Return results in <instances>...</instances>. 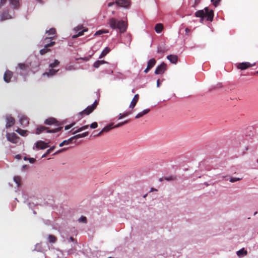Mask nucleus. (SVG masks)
I'll return each mask as SVG.
<instances>
[{
    "instance_id": "nucleus-51",
    "label": "nucleus",
    "mask_w": 258,
    "mask_h": 258,
    "mask_svg": "<svg viewBox=\"0 0 258 258\" xmlns=\"http://www.w3.org/2000/svg\"><path fill=\"white\" fill-rule=\"evenodd\" d=\"M51 152H48V150H47L46 152L43 154L42 156V158H45L46 157V156L49 154V153H50Z\"/></svg>"
},
{
    "instance_id": "nucleus-40",
    "label": "nucleus",
    "mask_w": 258,
    "mask_h": 258,
    "mask_svg": "<svg viewBox=\"0 0 258 258\" xmlns=\"http://www.w3.org/2000/svg\"><path fill=\"white\" fill-rule=\"evenodd\" d=\"M108 32V31L106 30V31H102V30H99V31H97L94 35H100L101 34H102V33H107Z\"/></svg>"
},
{
    "instance_id": "nucleus-57",
    "label": "nucleus",
    "mask_w": 258,
    "mask_h": 258,
    "mask_svg": "<svg viewBox=\"0 0 258 258\" xmlns=\"http://www.w3.org/2000/svg\"><path fill=\"white\" fill-rule=\"evenodd\" d=\"M100 62L101 63V64H104V63H107L104 60H100Z\"/></svg>"
},
{
    "instance_id": "nucleus-50",
    "label": "nucleus",
    "mask_w": 258,
    "mask_h": 258,
    "mask_svg": "<svg viewBox=\"0 0 258 258\" xmlns=\"http://www.w3.org/2000/svg\"><path fill=\"white\" fill-rule=\"evenodd\" d=\"M55 149V146H52L48 149V152H51Z\"/></svg>"
},
{
    "instance_id": "nucleus-45",
    "label": "nucleus",
    "mask_w": 258,
    "mask_h": 258,
    "mask_svg": "<svg viewBox=\"0 0 258 258\" xmlns=\"http://www.w3.org/2000/svg\"><path fill=\"white\" fill-rule=\"evenodd\" d=\"M175 179V178L172 176L165 178V179L167 181L173 180Z\"/></svg>"
},
{
    "instance_id": "nucleus-64",
    "label": "nucleus",
    "mask_w": 258,
    "mask_h": 258,
    "mask_svg": "<svg viewBox=\"0 0 258 258\" xmlns=\"http://www.w3.org/2000/svg\"><path fill=\"white\" fill-rule=\"evenodd\" d=\"M257 213V212H254V215H256Z\"/></svg>"
},
{
    "instance_id": "nucleus-49",
    "label": "nucleus",
    "mask_w": 258,
    "mask_h": 258,
    "mask_svg": "<svg viewBox=\"0 0 258 258\" xmlns=\"http://www.w3.org/2000/svg\"><path fill=\"white\" fill-rule=\"evenodd\" d=\"M74 124V123H73L72 124H70V125H66L65 126V130H68L69 129H70L72 126H73V125Z\"/></svg>"
},
{
    "instance_id": "nucleus-63",
    "label": "nucleus",
    "mask_w": 258,
    "mask_h": 258,
    "mask_svg": "<svg viewBox=\"0 0 258 258\" xmlns=\"http://www.w3.org/2000/svg\"><path fill=\"white\" fill-rule=\"evenodd\" d=\"M185 31L187 32H188L189 31V30L188 29H186Z\"/></svg>"
},
{
    "instance_id": "nucleus-11",
    "label": "nucleus",
    "mask_w": 258,
    "mask_h": 258,
    "mask_svg": "<svg viewBox=\"0 0 258 258\" xmlns=\"http://www.w3.org/2000/svg\"><path fill=\"white\" fill-rule=\"evenodd\" d=\"M18 68L20 70V72H18L21 75H24L27 72L28 67L24 63H19Z\"/></svg>"
},
{
    "instance_id": "nucleus-4",
    "label": "nucleus",
    "mask_w": 258,
    "mask_h": 258,
    "mask_svg": "<svg viewBox=\"0 0 258 258\" xmlns=\"http://www.w3.org/2000/svg\"><path fill=\"white\" fill-rule=\"evenodd\" d=\"M49 143H45L42 141H39L35 143V146L33 147V149L36 148L37 150H43L49 147Z\"/></svg>"
},
{
    "instance_id": "nucleus-61",
    "label": "nucleus",
    "mask_w": 258,
    "mask_h": 258,
    "mask_svg": "<svg viewBox=\"0 0 258 258\" xmlns=\"http://www.w3.org/2000/svg\"><path fill=\"white\" fill-rule=\"evenodd\" d=\"M153 190H157L156 189H155V188H151V191H153Z\"/></svg>"
},
{
    "instance_id": "nucleus-59",
    "label": "nucleus",
    "mask_w": 258,
    "mask_h": 258,
    "mask_svg": "<svg viewBox=\"0 0 258 258\" xmlns=\"http://www.w3.org/2000/svg\"><path fill=\"white\" fill-rule=\"evenodd\" d=\"M113 4H114V3H109V4H108V7H111V6H112Z\"/></svg>"
},
{
    "instance_id": "nucleus-43",
    "label": "nucleus",
    "mask_w": 258,
    "mask_h": 258,
    "mask_svg": "<svg viewBox=\"0 0 258 258\" xmlns=\"http://www.w3.org/2000/svg\"><path fill=\"white\" fill-rule=\"evenodd\" d=\"M211 1L213 3V5L215 7H217L219 4V2H220V0H211Z\"/></svg>"
},
{
    "instance_id": "nucleus-1",
    "label": "nucleus",
    "mask_w": 258,
    "mask_h": 258,
    "mask_svg": "<svg viewBox=\"0 0 258 258\" xmlns=\"http://www.w3.org/2000/svg\"><path fill=\"white\" fill-rule=\"evenodd\" d=\"M108 24L112 29H118L120 33H124L127 29V24L123 20H118L114 18L108 21Z\"/></svg>"
},
{
    "instance_id": "nucleus-35",
    "label": "nucleus",
    "mask_w": 258,
    "mask_h": 258,
    "mask_svg": "<svg viewBox=\"0 0 258 258\" xmlns=\"http://www.w3.org/2000/svg\"><path fill=\"white\" fill-rule=\"evenodd\" d=\"M87 29H84L82 31L79 32L78 33L77 35H75L73 36V38H76L77 37L82 36V35H83L84 32H85V31H87Z\"/></svg>"
},
{
    "instance_id": "nucleus-56",
    "label": "nucleus",
    "mask_w": 258,
    "mask_h": 258,
    "mask_svg": "<svg viewBox=\"0 0 258 258\" xmlns=\"http://www.w3.org/2000/svg\"><path fill=\"white\" fill-rule=\"evenodd\" d=\"M51 37V38H50L49 41H46L45 43H49L51 41H52L51 40L54 38V37Z\"/></svg>"
},
{
    "instance_id": "nucleus-37",
    "label": "nucleus",
    "mask_w": 258,
    "mask_h": 258,
    "mask_svg": "<svg viewBox=\"0 0 258 258\" xmlns=\"http://www.w3.org/2000/svg\"><path fill=\"white\" fill-rule=\"evenodd\" d=\"M78 221L79 222H83V223H87V218L85 216H81L79 219H78Z\"/></svg>"
},
{
    "instance_id": "nucleus-27",
    "label": "nucleus",
    "mask_w": 258,
    "mask_h": 258,
    "mask_svg": "<svg viewBox=\"0 0 258 258\" xmlns=\"http://www.w3.org/2000/svg\"><path fill=\"white\" fill-rule=\"evenodd\" d=\"M110 51V49L109 48L106 47H105L103 50L102 51L101 53L100 54L99 56V58H101L103 57H104L107 53L109 52Z\"/></svg>"
},
{
    "instance_id": "nucleus-52",
    "label": "nucleus",
    "mask_w": 258,
    "mask_h": 258,
    "mask_svg": "<svg viewBox=\"0 0 258 258\" xmlns=\"http://www.w3.org/2000/svg\"><path fill=\"white\" fill-rule=\"evenodd\" d=\"M126 38L128 41L129 45L130 44L131 41V37L130 35H127Z\"/></svg>"
},
{
    "instance_id": "nucleus-39",
    "label": "nucleus",
    "mask_w": 258,
    "mask_h": 258,
    "mask_svg": "<svg viewBox=\"0 0 258 258\" xmlns=\"http://www.w3.org/2000/svg\"><path fill=\"white\" fill-rule=\"evenodd\" d=\"M101 64L100 60H97L94 62L93 66L95 68H98Z\"/></svg>"
},
{
    "instance_id": "nucleus-24",
    "label": "nucleus",
    "mask_w": 258,
    "mask_h": 258,
    "mask_svg": "<svg viewBox=\"0 0 258 258\" xmlns=\"http://www.w3.org/2000/svg\"><path fill=\"white\" fill-rule=\"evenodd\" d=\"M163 29V26L161 23H158V24H156L155 27V31L157 33H160L162 31Z\"/></svg>"
},
{
    "instance_id": "nucleus-47",
    "label": "nucleus",
    "mask_w": 258,
    "mask_h": 258,
    "mask_svg": "<svg viewBox=\"0 0 258 258\" xmlns=\"http://www.w3.org/2000/svg\"><path fill=\"white\" fill-rule=\"evenodd\" d=\"M66 150V148H63V149H61V150H58V151H56V152H55V153L53 154V155H56V154H58V153H61V152H62V151H65Z\"/></svg>"
},
{
    "instance_id": "nucleus-36",
    "label": "nucleus",
    "mask_w": 258,
    "mask_h": 258,
    "mask_svg": "<svg viewBox=\"0 0 258 258\" xmlns=\"http://www.w3.org/2000/svg\"><path fill=\"white\" fill-rule=\"evenodd\" d=\"M46 33H48V35H53L55 33V29L51 28L48 31H46Z\"/></svg>"
},
{
    "instance_id": "nucleus-33",
    "label": "nucleus",
    "mask_w": 258,
    "mask_h": 258,
    "mask_svg": "<svg viewBox=\"0 0 258 258\" xmlns=\"http://www.w3.org/2000/svg\"><path fill=\"white\" fill-rule=\"evenodd\" d=\"M59 63V61L57 59H55L53 63H51L49 64V68H54L55 67L58 66Z\"/></svg>"
},
{
    "instance_id": "nucleus-53",
    "label": "nucleus",
    "mask_w": 258,
    "mask_h": 258,
    "mask_svg": "<svg viewBox=\"0 0 258 258\" xmlns=\"http://www.w3.org/2000/svg\"><path fill=\"white\" fill-rule=\"evenodd\" d=\"M66 69L67 70L71 71V70H74V68L73 66H70V67H69L68 68H66Z\"/></svg>"
},
{
    "instance_id": "nucleus-46",
    "label": "nucleus",
    "mask_w": 258,
    "mask_h": 258,
    "mask_svg": "<svg viewBox=\"0 0 258 258\" xmlns=\"http://www.w3.org/2000/svg\"><path fill=\"white\" fill-rule=\"evenodd\" d=\"M7 0H0V8L4 5Z\"/></svg>"
},
{
    "instance_id": "nucleus-60",
    "label": "nucleus",
    "mask_w": 258,
    "mask_h": 258,
    "mask_svg": "<svg viewBox=\"0 0 258 258\" xmlns=\"http://www.w3.org/2000/svg\"><path fill=\"white\" fill-rule=\"evenodd\" d=\"M70 240L71 241L73 242V241H74V238L73 237H70Z\"/></svg>"
},
{
    "instance_id": "nucleus-6",
    "label": "nucleus",
    "mask_w": 258,
    "mask_h": 258,
    "mask_svg": "<svg viewBox=\"0 0 258 258\" xmlns=\"http://www.w3.org/2000/svg\"><path fill=\"white\" fill-rule=\"evenodd\" d=\"M166 70V64L164 62H162L160 65L158 66L155 71V74L156 75L162 74Z\"/></svg>"
},
{
    "instance_id": "nucleus-29",
    "label": "nucleus",
    "mask_w": 258,
    "mask_h": 258,
    "mask_svg": "<svg viewBox=\"0 0 258 258\" xmlns=\"http://www.w3.org/2000/svg\"><path fill=\"white\" fill-rule=\"evenodd\" d=\"M16 132L22 136H26L27 135V131L26 130H22L20 128H18L16 130Z\"/></svg>"
},
{
    "instance_id": "nucleus-22",
    "label": "nucleus",
    "mask_w": 258,
    "mask_h": 258,
    "mask_svg": "<svg viewBox=\"0 0 258 258\" xmlns=\"http://www.w3.org/2000/svg\"><path fill=\"white\" fill-rule=\"evenodd\" d=\"M150 111V109H144L142 111H141V112H139V113H138L137 114V115L135 116V118H140V117H142L143 116H144V115L147 114Z\"/></svg>"
},
{
    "instance_id": "nucleus-18",
    "label": "nucleus",
    "mask_w": 258,
    "mask_h": 258,
    "mask_svg": "<svg viewBox=\"0 0 258 258\" xmlns=\"http://www.w3.org/2000/svg\"><path fill=\"white\" fill-rule=\"evenodd\" d=\"M139 98V96L138 94H136L133 99L132 101L131 102V104L130 105V107L131 108H134V107L136 106L137 102L138 101Z\"/></svg>"
},
{
    "instance_id": "nucleus-58",
    "label": "nucleus",
    "mask_w": 258,
    "mask_h": 258,
    "mask_svg": "<svg viewBox=\"0 0 258 258\" xmlns=\"http://www.w3.org/2000/svg\"><path fill=\"white\" fill-rule=\"evenodd\" d=\"M16 158L19 159L21 158V156L20 155H16Z\"/></svg>"
},
{
    "instance_id": "nucleus-25",
    "label": "nucleus",
    "mask_w": 258,
    "mask_h": 258,
    "mask_svg": "<svg viewBox=\"0 0 258 258\" xmlns=\"http://www.w3.org/2000/svg\"><path fill=\"white\" fill-rule=\"evenodd\" d=\"M236 254L239 257H241L246 255L247 254V252L243 248L237 251Z\"/></svg>"
},
{
    "instance_id": "nucleus-2",
    "label": "nucleus",
    "mask_w": 258,
    "mask_h": 258,
    "mask_svg": "<svg viewBox=\"0 0 258 258\" xmlns=\"http://www.w3.org/2000/svg\"><path fill=\"white\" fill-rule=\"evenodd\" d=\"M50 38H51V37H46L43 40L42 43L44 45V48L40 50V53L41 55H44L47 52H49L50 50V49H49L48 47H51L54 45V41H51L49 43H45L46 41H49Z\"/></svg>"
},
{
    "instance_id": "nucleus-31",
    "label": "nucleus",
    "mask_w": 258,
    "mask_h": 258,
    "mask_svg": "<svg viewBox=\"0 0 258 258\" xmlns=\"http://www.w3.org/2000/svg\"><path fill=\"white\" fill-rule=\"evenodd\" d=\"M48 239L49 242L50 243H55L56 241V237L53 235H49L48 237Z\"/></svg>"
},
{
    "instance_id": "nucleus-38",
    "label": "nucleus",
    "mask_w": 258,
    "mask_h": 258,
    "mask_svg": "<svg viewBox=\"0 0 258 258\" xmlns=\"http://www.w3.org/2000/svg\"><path fill=\"white\" fill-rule=\"evenodd\" d=\"M241 180V178H237V177H231L230 178V179H229V181L231 182H235L236 181H239Z\"/></svg>"
},
{
    "instance_id": "nucleus-23",
    "label": "nucleus",
    "mask_w": 258,
    "mask_h": 258,
    "mask_svg": "<svg viewBox=\"0 0 258 258\" xmlns=\"http://www.w3.org/2000/svg\"><path fill=\"white\" fill-rule=\"evenodd\" d=\"M89 133L88 132H86L85 133H83L82 134H78V135H76L73 137H72V138L74 140H76V139H79V138H84V137H86L87 136H88Z\"/></svg>"
},
{
    "instance_id": "nucleus-10",
    "label": "nucleus",
    "mask_w": 258,
    "mask_h": 258,
    "mask_svg": "<svg viewBox=\"0 0 258 258\" xmlns=\"http://www.w3.org/2000/svg\"><path fill=\"white\" fill-rule=\"evenodd\" d=\"M20 122L23 127L26 126L29 123L28 118L24 115H20L18 116Z\"/></svg>"
},
{
    "instance_id": "nucleus-12",
    "label": "nucleus",
    "mask_w": 258,
    "mask_h": 258,
    "mask_svg": "<svg viewBox=\"0 0 258 258\" xmlns=\"http://www.w3.org/2000/svg\"><path fill=\"white\" fill-rule=\"evenodd\" d=\"M255 63L253 64H250L248 62H242L240 63L238 65V68L239 69H241L242 70L246 69L250 67L253 66L255 65Z\"/></svg>"
},
{
    "instance_id": "nucleus-62",
    "label": "nucleus",
    "mask_w": 258,
    "mask_h": 258,
    "mask_svg": "<svg viewBox=\"0 0 258 258\" xmlns=\"http://www.w3.org/2000/svg\"><path fill=\"white\" fill-rule=\"evenodd\" d=\"M196 1V3H199V0H195Z\"/></svg>"
},
{
    "instance_id": "nucleus-28",
    "label": "nucleus",
    "mask_w": 258,
    "mask_h": 258,
    "mask_svg": "<svg viewBox=\"0 0 258 258\" xmlns=\"http://www.w3.org/2000/svg\"><path fill=\"white\" fill-rule=\"evenodd\" d=\"M56 121L54 118H49L45 120V123L46 124L51 125L56 123Z\"/></svg>"
},
{
    "instance_id": "nucleus-17",
    "label": "nucleus",
    "mask_w": 258,
    "mask_h": 258,
    "mask_svg": "<svg viewBox=\"0 0 258 258\" xmlns=\"http://www.w3.org/2000/svg\"><path fill=\"white\" fill-rule=\"evenodd\" d=\"M116 4L120 7H126L130 3L127 0H116Z\"/></svg>"
},
{
    "instance_id": "nucleus-16",
    "label": "nucleus",
    "mask_w": 258,
    "mask_h": 258,
    "mask_svg": "<svg viewBox=\"0 0 258 258\" xmlns=\"http://www.w3.org/2000/svg\"><path fill=\"white\" fill-rule=\"evenodd\" d=\"M11 18H12V17L7 12H4L0 14V21H4Z\"/></svg>"
},
{
    "instance_id": "nucleus-21",
    "label": "nucleus",
    "mask_w": 258,
    "mask_h": 258,
    "mask_svg": "<svg viewBox=\"0 0 258 258\" xmlns=\"http://www.w3.org/2000/svg\"><path fill=\"white\" fill-rule=\"evenodd\" d=\"M195 16L197 17L201 18V21L203 20L205 16V10H199L196 12Z\"/></svg>"
},
{
    "instance_id": "nucleus-19",
    "label": "nucleus",
    "mask_w": 258,
    "mask_h": 258,
    "mask_svg": "<svg viewBox=\"0 0 258 258\" xmlns=\"http://www.w3.org/2000/svg\"><path fill=\"white\" fill-rule=\"evenodd\" d=\"M167 58L172 63L176 64L177 62L178 57L175 55L170 54L168 55Z\"/></svg>"
},
{
    "instance_id": "nucleus-55",
    "label": "nucleus",
    "mask_w": 258,
    "mask_h": 258,
    "mask_svg": "<svg viewBox=\"0 0 258 258\" xmlns=\"http://www.w3.org/2000/svg\"><path fill=\"white\" fill-rule=\"evenodd\" d=\"M103 132V129L96 135V136H100Z\"/></svg>"
},
{
    "instance_id": "nucleus-42",
    "label": "nucleus",
    "mask_w": 258,
    "mask_h": 258,
    "mask_svg": "<svg viewBox=\"0 0 258 258\" xmlns=\"http://www.w3.org/2000/svg\"><path fill=\"white\" fill-rule=\"evenodd\" d=\"M90 126L92 128H96L98 126V124L96 122H94L90 124Z\"/></svg>"
},
{
    "instance_id": "nucleus-5",
    "label": "nucleus",
    "mask_w": 258,
    "mask_h": 258,
    "mask_svg": "<svg viewBox=\"0 0 258 258\" xmlns=\"http://www.w3.org/2000/svg\"><path fill=\"white\" fill-rule=\"evenodd\" d=\"M97 104V101H95L91 106H88L82 112H80L79 113L80 115H82V114L89 115L95 109Z\"/></svg>"
},
{
    "instance_id": "nucleus-54",
    "label": "nucleus",
    "mask_w": 258,
    "mask_h": 258,
    "mask_svg": "<svg viewBox=\"0 0 258 258\" xmlns=\"http://www.w3.org/2000/svg\"><path fill=\"white\" fill-rule=\"evenodd\" d=\"M160 85V80L158 79L157 80V87H159Z\"/></svg>"
},
{
    "instance_id": "nucleus-15",
    "label": "nucleus",
    "mask_w": 258,
    "mask_h": 258,
    "mask_svg": "<svg viewBox=\"0 0 258 258\" xmlns=\"http://www.w3.org/2000/svg\"><path fill=\"white\" fill-rule=\"evenodd\" d=\"M58 71V70H55L54 68H50L48 72L43 73V76H47L48 77H51L54 75Z\"/></svg>"
},
{
    "instance_id": "nucleus-30",
    "label": "nucleus",
    "mask_w": 258,
    "mask_h": 258,
    "mask_svg": "<svg viewBox=\"0 0 258 258\" xmlns=\"http://www.w3.org/2000/svg\"><path fill=\"white\" fill-rule=\"evenodd\" d=\"M112 125V123H110L108 124L103 128V131H104V132H107L108 131H110L111 129L114 127V126H113Z\"/></svg>"
},
{
    "instance_id": "nucleus-48",
    "label": "nucleus",
    "mask_w": 258,
    "mask_h": 258,
    "mask_svg": "<svg viewBox=\"0 0 258 258\" xmlns=\"http://www.w3.org/2000/svg\"><path fill=\"white\" fill-rule=\"evenodd\" d=\"M29 161L30 163H33L35 162L36 160L34 158H29Z\"/></svg>"
},
{
    "instance_id": "nucleus-34",
    "label": "nucleus",
    "mask_w": 258,
    "mask_h": 258,
    "mask_svg": "<svg viewBox=\"0 0 258 258\" xmlns=\"http://www.w3.org/2000/svg\"><path fill=\"white\" fill-rule=\"evenodd\" d=\"M14 180L17 184V186H19L20 185L21 182V178L19 176H15L14 177Z\"/></svg>"
},
{
    "instance_id": "nucleus-7",
    "label": "nucleus",
    "mask_w": 258,
    "mask_h": 258,
    "mask_svg": "<svg viewBox=\"0 0 258 258\" xmlns=\"http://www.w3.org/2000/svg\"><path fill=\"white\" fill-rule=\"evenodd\" d=\"M6 137L7 140L12 143L16 144L18 142V138L15 133H7Z\"/></svg>"
},
{
    "instance_id": "nucleus-41",
    "label": "nucleus",
    "mask_w": 258,
    "mask_h": 258,
    "mask_svg": "<svg viewBox=\"0 0 258 258\" xmlns=\"http://www.w3.org/2000/svg\"><path fill=\"white\" fill-rule=\"evenodd\" d=\"M128 122L127 120H126L124 122H120L119 123H118L117 124L115 125V126H114V127H119L125 123H126L127 122Z\"/></svg>"
},
{
    "instance_id": "nucleus-20",
    "label": "nucleus",
    "mask_w": 258,
    "mask_h": 258,
    "mask_svg": "<svg viewBox=\"0 0 258 258\" xmlns=\"http://www.w3.org/2000/svg\"><path fill=\"white\" fill-rule=\"evenodd\" d=\"M12 7L14 9H18L20 7L19 0H9Z\"/></svg>"
},
{
    "instance_id": "nucleus-32",
    "label": "nucleus",
    "mask_w": 258,
    "mask_h": 258,
    "mask_svg": "<svg viewBox=\"0 0 258 258\" xmlns=\"http://www.w3.org/2000/svg\"><path fill=\"white\" fill-rule=\"evenodd\" d=\"M88 125H84V126H83L81 127H79L78 129H77L76 131H75L74 133H73V134H75L76 133H79V132H82L85 130H86L88 128Z\"/></svg>"
},
{
    "instance_id": "nucleus-14",
    "label": "nucleus",
    "mask_w": 258,
    "mask_h": 258,
    "mask_svg": "<svg viewBox=\"0 0 258 258\" xmlns=\"http://www.w3.org/2000/svg\"><path fill=\"white\" fill-rule=\"evenodd\" d=\"M12 75L13 73L12 72L10 71H6L4 76V81L7 83H9L10 81Z\"/></svg>"
},
{
    "instance_id": "nucleus-9",
    "label": "nucleus",
    "mask_w": 258,
    "mask_h": 258,
    "mask_svg": "<svg viewBox=\"0 0 258 258\" xmlns=\"http://www.w3.org/2000/svg\"><path fill=\"white\" fill-rule=\"evenodd\" d=\"M205 17L207 21H212L214 17V13L212 10L209 11L208 8H205Z\"/></svg>"
},
{
    "instance_id": "nucleus-3",
    "label": "nucleus",
    "mask_w": 258,
    "mask_h": 258,
    "mask_svg": "<svg viewBox=\"0 0 258 258\" xmlns=\"http://www.w3.org/2000/svg\"><path fill=\"white\" fill-rule=\"evenodd\" d=\"M59 130H60L59 128H56L54 130H48V128H47L44 126H40L37 128L36 131V134L39 135V134H41L42 132H43L45 131H46L47 133H55Z\"/></svg>"
},
{
    "instance_id": "nucleus-44",
    "label": "nucleus",
    "mask_w": 258,
    "mask_h": 258,
    "mask_svg": "<svg viewBox=\"0 0 258 258\" xmlns=\"http://www.w3.org/2000/svg\"><path fill=\"white\" fill-rule=\"evenodd\" d=\"M128 113L127 112L124 113H123V114L120 113V114H119V117H118V119H121L122 118H123V117H125V116H127V115H128Z\"/></svg>"
},
{
    "instance_id": "nucleus-26",
    "label": "nucleus",
    "mask_w": 258,
    "mask_h": 258,
    "mask_svg": "<svg viewBox=\"0 0 258 258\" xmlns=\"http://www.w3.org/2000/svg\"><path fill=\"white\" fill-rule=\"evenodd\" d=\"M73 139L72 137L70 138L67 140H64L62 142L59 144V147H62L64 145H67L71 144L73 142Z\"/></svg>"
},
{
    "instance_id": "nucleus-13",
    "label": "nucleus",
    "mask_w": 258,
    "mask_h": 258,
    "mask_svg": "<svg viewBox=\"0 0 258 258\" xmlns=\"http://www.w3.org/2000/svg\"><path fill=\"white\" fill-rule=\"evenodd\" d=\"M156 62V60L154 58L150 59L148 62L147 67L144 70V72L147 73L149 71L155 66Z\"/></svg>"
},
{
    "instance_id": "nucleus-8",
    "label": "nucleus",
    "mask_w": 258,
    "mask_h": 258,
    "mask_svg": "<svg viewBox=\"0 0 258 258\" xmlns=\"http://www.w3.org/2000/svg\"><path fill=\"white\" fill-rule=\"evenodd\" d=\"M6 128H8L9 127L12 126L15 123V119L14 118L10 115H7L6 116Z\"/></svg>"
}]
</instances>
